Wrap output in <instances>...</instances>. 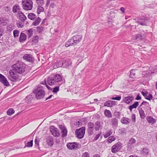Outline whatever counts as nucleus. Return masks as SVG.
<instances>
[{"mask_svg": "<svg viewBox=\"0 0 157 157\" xmlns=\"http://www.w3.org/2000/svg\"><path fill=\"white\" fill-rule=\"evenodd\" d=\"M12 69L9 71L10 76L9 79L13 82H16L18 79V73H23L25 71V65L19 61L17 62L12 66Z\"/></svg>", "mask_w": 157, "mask_h": 157, "instance_id": "1", "label": "nucleus"}, {"mask_svg": "<svg viewBox=\"0 0 157 157\" xmlns=\"http://www.w3.org/2000/svg\"><path fill=\"white\" fill-rule=\"evenodd\" d=\"M63 77L59 74H56L48 78L47 80L48 84L50 86L56 85L57 82L62 80Z\"/></svg>", "mask_w": 157, "mask_h": 157, "instance_id": "2", "label": "nucleus"}, {"mask_svg": "<svg viewBox=\"0 0 157 157\" xmlns=\"http://www.w3.org/2000/svg\"><path fill=\"white\" fill-rule=\"evenodd\" d=\"M22 7L26 10H31L33 6L32 0H22L21 2Z\"/></svg>", "mask_w": 157, "mask_h": 157, "instance_id": "3", "label": "nucleus"}, {"mask_svg": "<svg viewBox=\"0 0 157 157\" xmlns=\"http://www.w3.org/2000/svg\"><path fill=\"white\" fill-rule=\"evenodd\" d=\"M33 92L35 94L36 98L38 99L43 98L45 95V92L42 90L40 89V88H37L35 89Z\"/></svg>", "mask_w": 157, "mask_h": 157, "instance_id": "4", "label": "nucleus"}, {"mask_svg": "<svg viewBox=\"0 0 157 157\" xmlns=\"http://www.w3.org/2000/svg\"><path fill=\"white\" fill-rule=\"evenodd\" d=\"M85 131V127H82L75 131V133L78 138L81 139L83 138L84 135Z\"/></svg>", "mask_w": 157, "mask_h": 157, "instance_id": "5", "label": "nucleus"}, {"mask_svg": "<svg viewBox=\"0 0 157 157\" xmlns=\"http://www.w3.org/2000/svg\"><path fill=\"white\" fill-rule=\"evenodd\" d=\"M122 147V144L118 142L114 144L112 147L111 151L113 153H116L120 150Z\"/></svg>", "mask_w": 157, "mask_h": 157, "instance_id": "6", "label": "nucleus"}, {"mask_svg": "<svg viewBox=\"0 0 157 157\" xmlns=\"http://www.w3.org/2000/svg\"><path fill=\"white\" fill-rule=\"evenodd\" d=\"M82 35H75L71 37L74 45H76L79 43L82 40Z\"/></svg>", "mask_w": 157, "mask_h": 157, "instance_id": "7", "label": "nucleus"}, {"mask_svg": "<svg viewBox=\"0 0 157 157\" xmlns=\"http://www.w3.org/2000/svg\"><path fill=\"white\" fill-rule=\"evenodd\" d=\"M50 130L52 135L55 137H58L60 135L58 129L53 126L50 128Z\"/></svg>", "mask_w": 157, "mask_h": 157, "instance_id": "8", "label": "nucleus"}, {"mask_svg": "<svg viewBox=\"0 0 157 157\" xmlns=\"http://www.w3.org/2000/svg\"><path fill=\"white\" fill-rule=\"evenodd\" d=\"M24 59L30 62L33 63L34 61V59L32 55L29 54H25L23 56Z\"/></svg>", "mask_w": 157, "mask_h": 157, "instance_id": "9", "label": "nucleus"}, {"mask_svg": "<svg viewBox=\"0 0 157 157\" xmlns=\"http://www.w3.org/2000/svg\"><path fill=\"white\" fill-rule=\"evenodd\" d=\"M0 81L5 86H7L10 85V84L6 78L4 76L1 74H0Z\"/></svg>", "mask_w": 157, "mask_h": 157, "instance_id": "10", "label": "nucleus"}, {"mask_svg": "<svg viewBox=\"0 0 157 157\" xmlns=\"http://www.w3.org/2000/svg\"><path fill=\"white\" fill-rule=\"evenodd\" d=\"M78 144L77 143H76L75 142L68 143L67 145L68 148L70 150L76 149L78 147Z\"/></svg>", "mask_w": 157, "mask_h": 157, "instance_id": "11", "label": "nucleus"}, {"mask_svg": "<svg viewBox=\"0 0 157 157\" xmlns=\"http://www.w3.org/2000/svg\"><path fill=\"white\" fill-rule=\"evenodd\" d=\"M140 154L142 156H150L149 153V150L147 148H144L142 150L140 151Z\"/></svg>", "mask_w": 157, "mask_h": 157, "instance_id": "12", "label": "nucleus"}, {"mask_svg": "<svg viewBox=\"0 0 157 157\" xmlns=\"http://www.w3.org/2000/svg\"><path fill=\"white\" fill-rule=\"evenodd\" d=\"M134 99L133 96H128L125 97L123 99L124 101L128 104H129Z\"/></svg>", "mask_w": 157, "mask_h": 157, "instance_id": "13", "label": "nucleus"}, {"mask_svg": "<svg viewBox=\"0 0 157 157\" xmlns=\"http://www.w3.org/2000/svg\"><path fill=\"white\" fill-rule=\"evenodd\" d=\"M103 122L98 121L96 122L94 125V127L95 130L98 131L100 129H101L102 128Z\"/></svg>", "mask_w": 157, "mask_h": 157, "instance_id": "14", "label": "nucleus"}, {"mask_svg": "<svg viewBox=\"0 0 157 157\" xmlns=\"http://www.w3.org/2000/svg\"><path fill=\"white\" fill-rule=\"evenodd\" d=\"M116 104V102L114 101L109 100L106 101L104 103V106L112 107Z\"/></svg>", "mask_w": 157, "mask_h": 157, "instance_id": "15", "label": "nucleus"}, {"mask_svg": "<svg viewBox=\"0 0 157 157\" xmlns=\"http://www.w3.org/2000/svg\"><path fill=\"white\" fill-rule=\"evenodd\" d=\"M132 38L134 40H140L143 39V36L141 33H139L133 36Z\"/></svg>", "mask_w": 157, "mask_h": 157, "instance_id": "16", "label": "nucleus"}, {"mask_svg": "<svg viewBox=\"0 0 157 157\" xmlns=\"http://www.w3.org/2000/svg\"><path fill=\"white\" fill-rule=\"evenodd\" d=\"M18 17L19 19L22 22H24L26 19V17L21 12H19L18 13Z\"/></svg>", "mask_w": 157, "mask_h": 157, "instance_id": "17", "label": "nucleus"}, {"mask_svg": "<svg viewBox=\"0 0 157 157\" xmlns=\"http://www.w3.org/2000/svg\"><path fill=\"white\" fill-rule=\"evenodd\" d=\"M60 128L62 131V136L64 137L66 136L67 134V131L66 128L61 125L60 126Z\"/></svg>", "mask_w": 157, "mask_h": 157, "instance_id": "18", "label": "nucleus"}, {"mask_svg": "<svg viewBox=\"0 0 157 157\" xmlns=\"http://www.w3.org/2000/svg\"><path fill=\"white\" fill-rule=\"evenodd\" d=\"M47 143L48 145L52 146L54 144V140L52 136H49L48 137L47 140Z\"/></svg>", "mask_w": 157, "mask_h": 157, "instance_id": "19", "label": "nucleus"}, {"mask_svg": "<svg viewBox=\"0 0 157 157\" xmlns=\"http://www.w3.org/2000/svg\"><path fill=\"white\" fill-rule=\"evenodd\" d=\"M138 110L139 112V113L140 117L141 118L144 119L146 116L144 110L141 108L140 107H138Z\"/></svg>", "mask_w": 157, "mask_h": 157, "instance_id": "20", "label": "nucleus"}, {"mask_svg": "<svg viewBox=\"0 0 157 157\" xmlns=\"http://www.w3.org/2000/svg\"><path fill=\"white\" fill-rule=\"evenodd\" d=\"M27 36L25 34L22 33H21L19 38V41L20 42L24 41L26 39Z\"/></svg>", "mask_w": 157, "mask_h": 157, "instance_id": "21", "label": "nucleus"}, {"mask_svg": "<svg viewBox=\"0 0 157 157\" xmlns=\"http://www.w3.org/2000/svg\"><path fill=\"white\" fill-rule=\"evenodd\" d=\"M130 121V119L126 117H123L121 120V123L123 124H128Z\"/></svg>", "mask_w": 157, "mask_h": 157, "instance_id": "22", "label": "nucleus"}, {"mask_svg": "<svg viewBox=\"0 0 157 157\" xmlns=\"http://www.w3.org/2000/svg\"><path fill=\"white\" fill-rule=\"evenodd\" d=\"M147 121L150 123L153 124L156 122V120L154 118L152 117L149 116L147 117Z\"/></svg>", "mask_w": 157, "mask_h": 157, "instance_id": "23", "label": "nucleus"}, {"mask_svg": "<svg viewBox=\"0 0 157 157\" xmlns=\"http://www.w3.org/2000/svg\"><path fill=\"white\" fill-rule=\"evenodd\" d=\"M140 106H142L144 109H145L149 107V103L147 101H144L141 103Z\"/></svg>", "mask_w": 157, "mask_h": 157, "instance_id": "24", "label": "nucleus"}, {"mask_svg": "<svg viewBox=\"0 0 157 157\" xmlns=\"http://www.w3.org/2000/svg\"><path fill=\"white\" fill-rule=\"evenodd\" d=\"M139 105V102L138 101H135L134 103L132 105L129 106V109L132 111L133 109L136 108Z\"/></svg>", "mask_w": 157, "mask_h": 157, "instance_id": "25", "label": "nucleus"}, {"mask_svg": "<svg viewBox=\"0 0 157 157\" xmlns=\"http://www.w3.org/2000/svg\"><path fill=\"white\" fill-rule=\"evenodd\" d=\"M111 122L112 123V126L115 127H117V126L118 120L115 118H113L111 120Z\"/></svg>", "mask_w": 157, "mask_h": 157, "instance_id": "26", "label": "nucleus"}, {"mask_svg": "<svg viewBox=\"0 0 157 157\" xmlns=\"http://www.w3.org/2000/svg\"><path fill=\"white\" fill-rule=\"evenodd\" d=\"M20 8L19 6L17 5H15L13 8V11L14 13H16L17 12H19Z\"/></svg>", "mask_w": 157, "mask_h": 157, "instance_id": "27", "label": "nucleus"}, {"mask_svg": "<svg viewBox=\"0 0 157 157\" xmlns=\"http://www.w3.org/2000/svg\"><path fill=\"white\" fill-rule=\"evenodd\" d=\"M104 114L106 117L108 118L111 117L112 116L111 112L108 110L106 109L105 110Z\"/></svg>", "mask_w": 157, "mask_h": 157, "instance_id": "28", "label": "nucleus"}, {"mask_svg": "<svg viewBox=\"0 0 157 157\" xmlns=\"http://www.w3.org/2000/svg\"><path fill=\"white\" fill-rule=\"evenodd\" d=\"M63 67H66L70 65L71 64V62L69 60H65L63 61Z\"/></svg>", "mask_w": 157, "mask_h": 157, "instance_id": "29", "label": "nucleus"}, {"mask_svg": "<svg viewBox=\"0 0 157 157\" xmlns=\"http://www.w3.org/2000/svg\"><path fill=\"white\" fill-rule=\"evenodd\" d=\"M74 45L72 42L71 38L67 41H66L65 44V46L66 47H68L70 46Z\"/></svg>", "mask_w": 157, "mask_h": 157, "instance_id": "30", "label": "nucleus"}, {"mask_svg": "<svg viewBox=\"0 0 157 157\" xmlns=\"http://www.w3.org/2000/svg\"><path fill=\"white\" fill-rule=\"evenodd\" d=\"M28 17L29 18L32 20H34L36 18V15L35 14L32 13H29Z\"/></svg>", "mask_w": 157, "mask_h": 157, "instance_id": "31", "label": "nucleus"}, {"mask_svg": "<svg viewBox=\"0 0 157 157\" xmlns=\"http://www.w3.org/2000/svg\"><path fill=\"white\" fill-rule=\"evenodd\" d=\"M33 32V31L32 29H30L27 31L26 33L27 34L29 38H30L32 36Z\"/></svg>", "mask_w": 157, "mask_h": 157, "instance_id": "32", "label": "nucleus"}, {"mask_svg": "<svg viewBox=\"0 0 157 157\" xmlns=\"http://www.w3.org/2000/svg\"><path fill=\"white\" fill-rule=\"evenodd\" d=\"M41 21V19L40 18L38 17L36 20L33 23V25L34 26H37L39 24Z\"/></svg>", "mask_w": 157, "mask_h": 157, "instance_id": "33", "label": "nucleus"}, {"mask_svg": "<svg viewBox=\"0 0 157 157\" xmlns=\"http://www.w3.org/2000/svg\"><path fill=\"white\" fill-rule=\"evenodd\" d=\"M7 21V20L6 18H0V24L5 25L6 24Z\"/></svg>", "mask_w": 157, "mask_h": 157, "instance_id": "34", "label": "nucleus"}, {"mask_svg": "<svg viewBox=\"0 0 157 157\" xmlns=\"http://www.w3.org/2000/svg\"><path fill=\"white\" fill-rule=\"evenodd\" d=\"M35 1L38 6H43L44 4V0H35Z\"/></svg>", "mask_w": 157, "mask_h": 157, "instance_id": "35", "label": "nucleus"}, {"mask_svg": "<svg viewBox=\"0 0 157 157\" xmlns=\"http://www.w3.org/2000/svg\"><path fill=\"white\" fill-rule=\"evenodd\" d=\"M135 70L132 69L130 71V76L131 78H134L135 76Z\"/></svg>", "mask_w": 157, "mask_h": 157, "instance_id": "36", "label": "nucleus"}, {"mask_svg": "<svg viewBox=\"0 0 157 157\" xmlns=\"http://www.w3.org/2000/svg\"><path fill=\"white\" fill-rule=\"evenodd\" d=\"M14 113V111L12 108H10L7 111V114L9 115H11Z\"/></svg>", "mask_w": 157, "mask_h": 157, "instance_id": "37", "label": "nucleus"}, {"mask_svg": "<svg viewBox=\"0 0 157 157\" xmlns=\"http://www.w3.org/2000/svg\"><path fill=\"white\" fill-rule=\"evenodd\" d=\"M112 133V129L110 130L108 132H107L106 133L105 135H104V137L105 138H107L108 136H110V135H111Z\"/></svg>", "mask_w": 157, "mask_h": 157, "instance_id": "38", "label": "nucleus"}, {"mask_svg": "<svg viewBox=\"0 0 157 157\" xmlns=\"http://www.w3.org/2000/svg\"><path fill=\"white\" fill-rule=\"evenodd\" d=\"M42 6H38L37 10V13L39 14L40 12L44 11V8L42 7Z\"/></svg>", "mask_w": 157, "mask_h": 157, "instance_id": "39", "label": "nucleus"}, {"mask_svg": "<svg viewBox=\"0 0 157 157\" xmlns=\"http://www.w3.org/2000/svg\"><path fill=\"white\" fill-rule=\"evenodd\" d=\"M115 140V138L114 136H110L108 138V141L109 143H111L112 141Z\"/></svg>", "mask_w": 157, "mask_h": 157, "instance_id": "40", "label": "nucleus"}, {"mask_svg": "<svg viewBox=\"0 0 157 157\" xmlns=\"http://www.w3.org/2000/svg\"><path fill=\"white\" fill-rule=\"evenodd\" d=\"M20 32L17 30H15L13 31V36L14 37H18L19 36Z\"/></svg>", "mask_w": 157, "mask_h": 157, "instance_id": "41", "label": "nucleus"}, {"mask_svg": "<svg viewBox=\"0 0 157 157\" xmlns=\"http://www.w3.org/2000/svg\"><path fill=\"white\" fill-rule=\"evenodd\" d=\"M63 61H60L57 62V64L56 67V68L58 67H63Z\"/></svg>", "mask_w": 157, "mask_h": 157, "instance_id": "42", "label": "nucleus"}, {"mask_svg": "<svg viewBox=\"0 0 157 157\" xmlns=\"http://www.w3.org/2000/svg\"><path fill=\"white\" fill-rule=\"evenodd\" d=\"M136 141L135 139L133 138H131L129 140V141L128 142V144H134L136 143Z\"/></svg>", "mask_w": 157, "mask_h": 157, "instance_id": "43", "label": "nucleus"}, {"mask_svg": "<svg viewBox=\"0 0 157 157\" xmlns=\"http://www.w3.org/2000/svg\"><path fill=\"white\" fill-rule=\"evenodd\" d=\"M44 28L42 26H38L37 27V32L40 33L44 30Z\"/></svg>", "mask_w": 157, "mask_h": 157, "instance_id": "44", "label": "nucleus"}, {"mask_svg": "<svg viewBox=\"0 0 157 157\" xmlns=\"http://www.w3.org/2000/svg\"><path fill=\"white\" fill-rule=\"evenodd\" d=\"M94 124L91 122H90L88 124V128L89 129H94Z\"/></svg>", "mask_w": 157, "mask_h": 157, "instance_id": "45", "label": "nucleus"}, {"mask_svg": "<svg viewBox=\"0 0 157 157\" xmlns=\"http://www.w3.org/2000/svg\"><path fill=\"white\" fill-rule=\"evenodd\" d=\"M39 37L38 36H36L33 37V41L34 43H36L38 42Z\"/></svg>", "mask_w": 157, "mask_h": 157, "instance_id": "46", "label": "nucleus"}, {"mask_svg": "<svg viewBox=\"0 0 157 157\" xmlns=\"http://www.w3.org/2000/svg\"><path fill=\"white\" fill-rule=\"evenodd\" d=\"M87 131L88 132V134L89 135H92L94 133V129L88 128Z\"/></svg>", "mask_w": 157, "mask_h": 157, "instance_id": "47", "label": "nucleus"}, {"mask_svg": "<svg viewBox=\"0 0 157 157\" xmlns=\"http://www.w3.org/2000/svg\"><path fill=\"white\" fill-rule=\"evenodd\" d=\"M33 145V140L28 142L27 143L26 146L28 147H32Z\"/></svg>", "mask_w": 157, "mask_h": 157, "instance_id": "48", "label": "nucleus"}, {"mask_svg": "<svg viewBox=\"0 0 157 157\" xmlns=\"http://www.w3.org/2000/svg\"><path fill=\"white\" fill-rule=\"evenodd\" d=\"M59 87L57 86L53 88V92L54 93H57V92L59 91Z\"/></svg>", "mask_w": 157, "mask_h": 157, "instance_id": "49", "label": "nucleus"}, {"mask_svg": "<svg viewBox=\"0 0 157 157\" xmlns=\"http://www.w3.org/2000/svg\"><path fill=\"white\" fill-rule=\"evenodd\" d=\"M133 144H129L128 143L127 148L128 150H130L132 148H134Z\"/></svg>", "mask_w": 157, "mask_h": 157, "instance_id": "50", "label": "nucleus"}, {"mask_svg": "<svg viewBox=\"0 0 157 157\" xmlns=\"http://www.w3.org/2000/svg\"><path fill=\"white\" fill-rule=\"evenodd\" d=\"M101 134V132H100V133L97 134L96 136L94 137L93 141H95L97 140L99 138Z\"/></svg>", "mask_w": 157, "mask_h": 157, "instance_id": "51", "label": "nucleus"}, {"mask_svg": "<svg viewBox=\"0 0 157 157\" xmlns=\"http://www.w3.org/2000/svg\"><path fill=\"white\" fill-rule=\"evenodd\" d=\"M89 154L88 152H85L83 154L82 157H89Z\"/></svg>", "mask_w": 157, "mask_h": 157, "instance_id": "52", "label": "nucleus"}, {"mask_svg": "<svg viewBox=\"0 0 157 157\" xmlns=\"http://www.w3.org/2000/svg\"><path fill=\"white\" fill-rule=\"evenodd\" d=\"M138 23L142 25L145 26L147 25V23L145 22V21L144 22H142L141 21H138Z\"/></svg>", "mask_w": 157, "mask_h": 157, "instance_id": "53", "label": "nucleus"}, {"mask_svg": "<svg viewBox=\"0 0 157 157\" xmlns=\"http://www.w3.org/2000/svg\"><path fill=\"white\" fill-rule=\"evenodd\" d=\"M121 99V97L120 96H119L117 97H116L115 98H111V99L112 100H117L118 101L120 100Z\"/></svg>", "mask_w": 157, "mask_h": 157, "instance_id": "54", "label": "nucleus"}, {"mask_svg": "<svg viewBox=\"0 0 157 157\" xmlns=\"http://www.w3.org/2000/svg\"><path fill=\"white\" fill-rule=\"evenodd\" d=\"M16 24L17 26L19 28H22L23 26V25H22V23L20 22L17 23Z\"/></svg>", "mask_w": 157, "mask_h": 157, "instance_id": "55", "label": "nucleus"}, {"mask_svg": "<svg viewBox=\"0 0 157 157\" xmlns=\"http://www.w3.org/2000/svg\"><path fill=\"white\" fill-rule=\"evenodd\" d=\"M131 119L133 122H135L136 121V117L135 114H133L132 115Z\"/></svg>", "mask_w": 157, "mask_h": 157, "instance_id": "56", "label": "nucleus"}, {"mask_svg": "<svg viewBox=\"0 0 157 157\" xmlns=\"http://www.w3.org/2000/svg\"><path fill=\"white\" fill-rule=\"evenodd\" d=\"M142 75L144 77H147L148 75V74L147 73V71H144L142 73Z\"/></svg>", "mask_w": 157, "mask_h": 157, "instance_id": "57", "label": "nucleus"}, {"mask_svg": "<svg viewBox=\"0 0 157 157\" xmlns=\"http://www.w3.org/2000/svg\"><path fill=\"white\" fill-rule=\"evenodd\" d=\"M153 97L151 94H149L147 98H146V99L149 100H150L152 99Z\"/></svg>", "mask_w": 157, "mask_h": 157, "instance_id": "58", "label": "nucleus"}, {"mask_svg": "<svg viewBox=\"0 0 157 157\" xmlns=\"http://www.w3.org/2000/svg\"><path fill=\"white\" fill-rule=\"evenodd\" d=\"M141 99V98L140 95V94H138L136 97L135 98L136 100H140Z\"/></svg>", "mask_w": 157, "mask_h": 157, "instance_id": "59", "label": "nucleus"}, {"mask_svg": "<svg viewBox=\"0 0 157 157\" xmlns=\"http://www.w3.org/2000/svg\"><path fill=\"white\" fill-rule=\"evenodd\" d=\"M44 83L46 85V87L49 90H52V88L50 87L46 83V81L45 80H44Z\"/></svg>", "mask_w": 157, "mask_h": 157, "instance_id": "60", "label": "nucleus"}, {"mask_svg": "<svg viewBox=\"0 0 157 157\" xmlns=\"http://www.w3.org/2000/svg\"><path fill=\"white\" fill-rule=\"evenodd\" d=\"M35 143L37 146L39 145V141L37 140L36 139L35 140Z\"/></svg>", "mask_w": 157, "mask_h": 157, "instance_id": "61", "label": "nucleus"}, {"mask_svg": "<svg viewBox=\"0 0 157 157\" xmlns=\"http://www.w3.org/2000/svg\"><path fill=\"white\" fill-rule=\"evenodd\" d=\"M5 10L6 11H8L10 10V7L9 6H7L5 7Z\"/></svg>", "mask_w": 157, "mask_h": 157, "instance_id": "62", "label": "nucleus"}, {"mask_svg": "<svg viewBox=\"0 0 157 157\" xmlns=\"http://www.w3.org/2000/svg\"><path fill=\"white\" fill-rule=\"evenodd\" d=\"M120 10L121 11L122 13H124V12H125V9L124 7H121L120 8Z\"/></svg>", "mask_w": 157, "mask_h": 157, "instance_id": "63", "label": "nucleus"}, {"mask_svg": "<svg viewBox=\"0 0 157 157\" xmlns=\"http://www.w3.org/2000/svg\"><path fill=\"white\" fill-rule=\"evenodd\" d=\"M141 93L145 97V96H146V95L147 94V93L144 92L143 91L141 92Z\"/></svg>", "mask_w": 157, "mask_h": 157, "instance_id": "64", "label": "nucleus"}]
</instances>
